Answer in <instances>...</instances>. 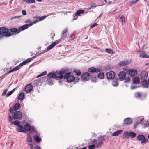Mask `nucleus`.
I'll return each mask as SVG.
<instances>
[{"label":"nucleus","instance_id":"nucleus-1","mask_svg":"<svg viewBox=\"0 0 149 149\" xmlns=\"http://www.w3.org/2000/svg\"><path fill=\"white\" fill-rule=\"evenodd\" d=\"M68 71V69H62L59 72H56L55 73H51L47 75L49 78H63V74Z\"/></svg>","mask_w":149,"mask_h":149},{"label":"nucleus","instance_id":"nucleus-2","mask_svg":"<svg viewBox=\"0 0 149 149\" xmlns=\"http://www.w3.org/2000/svg\"><path fill=\"white\" fill-rule=\"evenodd\" d=\"M11 35V33L8 28L5 27H0V40L2 39L3 37H8Z\"/></svg>","mask_w":149,"mask_h":149},{"label":"nucleus","instance_id":"nucleus-3","mask_svg":"<svg viewBox=\"0 0 149 149\" xmlns=\"http://www.w3.org/2000/svg\"><path fill=\"white\" fill-rule=\"evenodd\" d=\"M33 24L32 22H31L29 24L22 26L19 28L18 29L16 28H11L10 29V31L12 33H15L16 34L18 33H19L20 31L26 29L30 26H31L33 25Z\"/></svg>","mask_w":149,"mask_h":149},{"label":"nucleus","instance_id":"nucleus-4","mask_svg":"<svg viewBox=\"0 0 149 149\" xmlns=\"http://www.w3.org/2000/svg\"><path fill=\"white\" fill-rule=\"evenodd\" d=\"M31 130L34 131V127H33L31 126L28 124H26L24 126L22 125V127L20 128V130H19V132L25 133L26 132H29Z\"/></svg>","mask_w":149,"mask_h":149},{"label":"nucleus","instance_id":"nucleus-5","mask_svg":"<svg viewBox=\"0 0 149 149\" xmlns=\"http://www.w3.org/2000/svg\"><path fill=\"white\" fill-rule=\"evenodd\" d=\"M65 73L64 76V79H66V80L68 82H71L73 81L74 80L76 79L78 80V81H79V79L78 77H76L75 78L74 76L71 75L70 72Z\"/></svg>","mask_w":149,"mask_h":149},{"label":"nucleus","instance_id":"nucleus-6","mask_svg":"<svg viewBox=\"0 0 149 149\" xmlns=\"http://www.w3.org/2000/svg\"><path fill=\"white\" fill-rule=\"evenodd\" d=\"M137 139L139 141H141V144H146L149 142L148 139L145 138V136L143 135L138 136Z\"/></svg>","mask_w":149,"mask_h":149},{"label":"nucleus","instance_id":"nucleus-7","mask_svg":"<svg viewBox=\"0 0 149 149\" xmlns=\"http://www.w3.org/2000/svg\"><path fill=\"white\" fill-rule=\"evenodd\" d=\"M104 139V136H99L98 137V141H99L98 143L96 146V147L99 148H100L103 145L104 142H103V141Z\"/></svg>","mask_w":149,"mask_h":149},{"label":"nucleus","instance_id":"nucleus-8","mask_svg":"<svg viewBox=\"0 0 149 149\" xmlns=\"http://www.w3.org/2000/svg\"><path fill=\"white\" fill-rule=\"evenodd\" d=\"M88 71L89 72L92 73H97L102 71V70L101 69L98 68H97L94 67H92L89 68Z\"/></svg>","mask_w":149,"mask_h":149},{"label":"nucleus","instance_id":"nucleus-9","mask_svg":"<svg viewBox=\"0 0 149 149\" xmlns=\"http://www.w3.org/2000/svg\"><path fill=\"white\" fill-rule=\"evenodd\" d=\"M13 116L14 120L20 119L22 116V113L19 111H16L13 113Z\"/></svg>","mask_w":149,"mask_h":149},{"label":"nucleus","instance_id":"nucleus-10","mask_svg":"<svg viewBox=\"0 0 149 149\" xmlns=\"http://www.w3.org/2000/svg\"><path fill=\"white\" fill-rule=\"evenodd\" d=\"M125 71L128 72L129 74L131 76H134L137 73L136 70L134 69H125Z\"/></svg>","mask_w":149,"mask_h":149},{"label":"nucleus","instance_id":"nucleus-11","mask_svg":"<svg viewBox=\"0 0 149 149\" xmlns=\"http://www.w3.org/2000/svg\"><path fill=\"white\" fill-rule=\"evenodd\" d=\"M115 74L113 71H110L107 73L106 76L107 78L108 79H112L113 80L114 79H116L115 78Z\"/></svg>","mask_w":149,"mask_h":149},{"label":"nucleus","instance_id":"nucleus-12","mask_svg":"<svg viewBox=\"0 0 149 149\" xmlns=\"http://www.w3.org/2000/svg\"><path fill=\"white\" fill-rule=\"evenodd\" d=\"M91 75L88 72H85L82 74L81 78L85 81H88Z\"/></svg>","mask_w":149,"mask_h":149},{"label":"nucleus","instance_id":"nucleus-13","mask_svg":"<svg viewBox=\"0 0 149 149\" xmlns=\"http://www.w3.org/2000/svg\"><path fill=\"white\" fill-rule=\"evenodd\" d=\"M20 104L19 103H17L15 104L13 107H11L10 109V112L12 113L13 111H17L19 108Z\"/></svg>","mask_w":149,"mask_h":149},{"label":"nucleus","instance_id":"nucleus-14","mask_svg":"<svg viewBox=\"0 0 149 149\" xmlns=\"http://www.w3.org/2000/svg\"><path fill=\"white\" fill-rule=\"evenodd\" d=\"M20 123L19 121L17 120H15L13 122H12L10 123L11 125L14 124L15 125H17L18 128L17 129V131L20 130V128L22 127V125L20 124Z\"/></svg>","mask_w":149,"mask_h":149},{"label":"nucleus","instance_id":"nucleus-15","mask_svg":"<svg viewBox=\"0 0 149 149\" xmlns=\"http://www.w3.org/2000/svg\"><path fill=\"white\" fill-rule=\"evenodd\" d=\"M59 42V41L56 40L53 42L47 48V50L49 51L54 47L57 44H58Z\"/></svg>","mask_w":149,"mask_h":149},{"label":"nucleus","instance_id":"nucleus-16","mask_svg":"<svg viewBox=\"0 0 149 149\" xmlns=\"http://www.w3.org/2000/svg\"><path fill=\"white\" fill-rule=\"evenodd\" d=\"M59 42V41L56 40L53 42L47 48V50L49 51L54 47L57 44H58Z\"/></svg>","mask_w":149,"mask_h":149},{"label":"nucleus","instance_id":"nucleus-17","mask_svg":"<svg viewBox=\"0 0 149 149\" xmlns=\"http://www.w3.org/2000/svg\"><path fill=\"white\" fill-rule=\"evenodd\" d=\"M59 42V41L56 40L53 42L47 48V50L49 51L54 47L57 44H58Z\"/></svg>","mask_w":149,"mask_h":149},{"label":"nucleus","instance_id":"nucleus-18","mask_svg":"<svg viewBox=\"0 0 149 149\" xmlns=\"http://www.w3.org/2000/svg\"><path fill=\"white\" fill-rule=\"evenodd\" d=\"M131 62L130 60H125L120 62L119 63V65H127L130 64Z\"/></svg>","mask_w":149,"mask_h":149},{"label":"nucleus","instance_id":"nucleus-19","mask_svg":"<svg viewBox=\"0 0 149 149\" xmlns=\"http://www.w3.org/2000/svg\"><path fill=\"white\" fill-rule=\"evenodd\" d=\"M33 86L31 84H28L25 87V91L27 93L31 92Z\"/></svg>","mask_w":149,"mask_h":149},{"label":"nucleus","instance_id":"nucleus-20","mask_svg":"<svg viewBox=\"0 0 149 149\" xmlns=\"http://www.w3.org/2000/svg\"><path fill=\"white\" fill-rule=\"evenodd\" d=\"M132 119L130 118H127L124 120V122L125 124L127 125H130L132 122Z\"/></svg>","mask_w":149,"mask_h":149},{"label":"nucleus","instance_id":"nucleus-21","mask_svg":"<svg viewBox=\"0 0 149 149\" xmlns=\"http://www.w3.org/2000/svg\"><path fill=\"white\" fill-rule=\"evenodd\" d=\"M126 76V73L123 71L120 72L118 74V76L120 79H124Z\"/></svg>","mask_w":149,"mask_h":149},{"label":"nucleus","instance_id":"nucleus-22","mask_svg":"<svg viewBox=\"0 0 149 149\" xmlns=\"http://www.w3.org/2000/svg\"><path fill=\"white\" fill-rule=\"evenodd\" d=\"M33 138L36 142L40 143L41 142L42 139L40 136L39 135H36L34 136Z\"/></svg>","mask_w":149,"mask_h":149},{"label":"nucleus","instance_id":"nucleus-23","mask_svg":"<svg viewBox=\"0 0 149 149\" xmlns=\"http://www.w3.org/2000/svg\"><path fill=\"white\" fill-rule=\"evenodd\" d=\"M130 137V132L128 131H125L124 132L123 135V138L128 139Z\"/></svg>","mask_w":149,"mask_h":149},{"label":"nucleus","instance_id":"nucleus-24","mask_svg":"<svg viewBox=\"0 0 149 149\" xmlns=\"http://www.w3.org/2000/svg\"><path fill=\"white\" fill-rule=\"evenodd\" d=\"M123 132V131L121 130H119L113 132L112 134V135L113 136H117L121 134Z\"/></svg>","mask_w":149,"mask_h":149},{"label":"nucleus","instance_id":"nucleus-25","mask_svg":"<svg viewBox=\"0 0 149 149\" xmlns=\"http://www.w3.org/2000/svg\"><path fill=\"white\" fill-rule=\"evenodd\" d=\"M33 58H28L25 61H24L23 62L20 63L19 65H25L27 64V63H29L30 62L31 60Z\"/></svg>","mask_w":149,"mask_h":149},{"label":"nucleus","instance_id":"nucleus-26","mask_svg":"<svg viewBox=\"0 0 149 149\" xmlns=\"http://www.w3.org/2000/svg\"><path fill=\"white\" fill-rule=\"evenodd\" d=\"M17 66L16 67L14 68L13 69L10 71H8V73H10L19 70L20 68V66Z\"/></svg>","mask_w":149,"mask_h":149},{"label":"nucleus","instance_id":"nucleus-27","mask_svg":"<svg viewBox=\"0 0 149 149\" xmlns=\"http://www.w3.org/2000/svg\"><path fill=\"white\" fill-rule=\"evenodd\" d=\"M139 57L142 58H149V55L145 53H142L140 54Z\"/></svg>","mask_w":149,"mask_h":149},{"label":"nucleus","instance_id":"nucleus-28","mask_svg":"<svg viewBox=\"0 0 149 149\" xmlns=\"http://www.w3.org/2000/svg\"><path fill=\"white\" fill-rule=\"evenodd\" d=\"M73 72L77 76H79L81 74V71L77 69H74L73 70Z\"/></svg>","mask_w":149,"mask_h":149},{"label":"nucleus","instance_id":"nucleus-29","mask_svg":"<svg viewBox=\"0 0 149 149\" xmlns=\"http://www.w3.org/2000/svg\"><path fill=\"white\" fill-rule=\"evenodd\" d=\"M140 80L139 77H135L133 79V84H136Z\"/></svg>","mask_w":149,"mask_h":149},{"label":"nucleus","instance_id":"nucleus-30","mask_svg":"<svg viewBox=\"0 0 149 149\" xmlns=\"http://www.w3.org/2000/svg\"><path fill=\"white\" fill-rule=\"evenodd\" d=\"M142 85L143 87L147 88L148 87L149 84L147 81L145 80L142 82Z\"/></svg>","mask_w":149,"mask_h":149},{"label":"nucleus","instance_id":"nucleus-31","mask_svg":"<svg viewBox=\"0 0 149 149\" xmlns=\"http://www.w3.org/2000/svg\"><path fill=\"white\" fill-rule=\"evenodd\" d=\"M84 12V11L82 10H80L77 11L75 13V15L77 16H79L80 14H83Z\"/></svg>","mask_w":149,"mask_h":149},{"label":"nucleus","instance_id":"nucleus-32","mask_svg":"<svg viewBox=\"0 0 149 149\" xmlns=\"http://www.w3.org/2000/svg\"><path fill=\"white\" fill-rule=\"evenodd\" d=\"M106 52L110 54H113L115 53V52L112 49H105Z\"/></svg>","mask_w":149,"mask_h":149},{"label":"nucleus","instance_id":"nucleus-33","mask_svg":"<svg viewBox=\"0 0 149 149\" xmlns=\"http://www.w3.org/2000/svg\"><path fill=\"white\" fill-rule=\"evenodd\" d=\"M23 1L25 3L28 4H31L35 3V0H23Z\"/></svg>","mask_w":149,"mask_h":149},{"label":"nucleus","instance_id":"nucleus-34","mask_svg":"<svg viewBox=\"0 0 149 149\" xmlns=\"http://www.w3.org/2000/svg\"><path fill=\"white\" fill-rule=\"evenodd\" d=\"M113 81L112 83L113 85L115 86H117L118 84L117 81V79H114L113 80Z\"/></svg>","mask_w":149,"mask_h":149},{"label":"nucleus","instance_id":"nucleus-35","mask_svg":"<svg viewBox=\"0 0 149 149\" xmlns=\"http://www.w3.org/2000/svg\"><path fill=\"white\" fill-rule=\"evenodd\" d=\"M27 142L29 143H31L32 142V139L31 136L28 134L27 136Z\"/></svg>","mask_w":149,"mask_h":149},{"label":"nucleus","instance_id":"nucleus-36","mask_svg":"<svg viewBox=\"0 0 149 149\" xmlns=\"http://www.w3.org/2000/svg\"><path fill=\"white\" fill-rule=\"evenodd\" d=\"M130 136L131 138H133L136 136V134L133 132H130Z\"/></svg>","mask_w":149,"mask_h":149},{"label":"nucleus","instance_id":"nucleus-37","mask_svg":"<svg viewBox=\"0 0 149 149\" xmlns=\"http://www.w3.org/2000/svg\"><path fill=\"white\" fill-rule=\"evenodd\" d=\"M24 97V95L23 93H21L18 96V99L19 100H22L23 99Z\"/></svg>","mask_w":149,"mask_h":149},{"label":"nucleus","instance_id":"nucleus-38","mask_svg":"<svg viewBox=\"0 0 149 149\" xmlns=\"http://www.w3.org/2000/svg\"><path fill=\"white\" fill-rule=\"evenodd\" d=\"M97 77L100 79H102L104 77V74L102 72L98 74Z\"/></svg>","mask_w":149,"mask_h":149},{"label":"nucleus","instance_id":"nucleus-39","mask_svg":"<svg viewBox=\"0 0 149 149\" xmlns=\"http://www.w3.org/2000/svg\"><path fill=\"white\" fill-rule=\"evenodd\" d=\"M134 96L136 98H140L141 96V94L139 92L136 93H134Z\"/></svg>","mask_w":149,"mask_h":149},{"label":"nucleus","instance_id":"nucleus-40","mask_svg":"<svg viewBox=\"0 0 149 149\" xmlns=\"http://www.w3.org/2000/svg\"><path fill=\"white\" fill-rule=\"evenodd\" d=\"M47 73V72L46 71H45L42 72V73H41V74H40L39 75H38L37 77V78H38L39 77H40L41 76L45 75Z\"/></svg>","mask_w":149,"mask_h":149},{"label":"nucleus","instance_id":"nucleus-41","mask_svg":"<svg viewBox=\"0 0 149 149\" xmlns=\"http://www.w3.org/2000/svg\"><path fill=\"white\" fill-rule=\"evenodd\" d=\"M21 17H22V16H21V15L16 16H13L10 19L12 20H13L14 19H18L19 18H20Z\"/></svg>","mask_w":149,"mask_h":149},{"label":"nucleus","instance_id":"nucleus-42","mask_svg":"<svg viewBox=\"0 0 149 149\" xmlns=\"http://www.w3.org/2000/svg\"><path fill=\"white\" fill-rule=\"evenodd\" d=\"M15 89H14L13 90H12V91H10L8 92V93L6 94V96L7 97H8L10 96V95H11L13 93V92L15 91Z\"/></svg>","mask_w":149,"mask_h":149},{"label":"nucleus","instance_id":"nucleus-43","mask_svg":"<svg viewBox=\"0 0 149 149\" xmlns=\"http://www.w3.org/2000/svg\"><path fill=\"white\" fill-rule=\"evenodd\" d=\"M142 76H143L144 78L147 77L148 75V73L146 72H142Z\"/></svg>","mask_w":149,"mask_h":149},{"label":"nucleus","instance_id":"nucleus-44","mask_svg":"<svg viewBox=\"0 0 149 149\" xmlns=\"http://www.w3.org/2000/svg\"><path fill=\"white\" fill-rule=\"evenodd\" d=\"M47 81L49 85H51L53 84V81L51 79H49L47 80Z\"/></svg>","mask_w":149,"mask_h":149},{"label":"nucleus","instance_id":"nucleus-45","mask_svg":"<svg viewBox=\"0 0 149 149\" xmlns=\"http://www.w3.org/2000/svg\"><path fill=\"white\" fill-rule=\"evenodd\" d=\"M95 147V145H90L88 146V148L89 149H94Z\"/></svg>","mask_w":149,"mask_h":149},{"label":"nucleus","instance_id":"nucleus-46","mask_svg":"<svg viewBox=\"0 0 149 149\" xmlns=\"http://www.w3.org/2000/svg\"><path fill=\"white\" fill-rule=\"evenodd\" d=\"M13 120V118L10 116V115L8 114V120L10 122H11Z\"/></svg>","mask_w":149,"mask_h":149},{"label":"nucleus","instance_id":"nucleus-47","mask_svg":"<svg viewBox=\"0 0 149 149\" xmlns=\"http://www.w3.org/2000/svg\"><path fill=\"white\" fill-rule=\"evenodd\" d=\"M8 91V90L7 89H5L3 92L2 93V96H4L6 94V93L7 91Z\"/></svg>","mask_w":149,"mask_h":149},{"label":"nucleus","instance_id":"nucleus-48","mask_svg":"<svg viewBox=\"0 0 149 149\" xmlns=\"http://www.w3.org/2000/svg\"><path fill=\"white\" fill-rule=\"evenodd\" d=\"M138 119H140V122H139V123H141L144 120V118L143 116H141L138 117Z\"/></svg>","mask_w":149,"mask_h":149},{"label":"nucleus","instance_id":"nucleus-49","mask_svg":"<svg viewBox=\"0 0 149 149\" xmlns=\"http://www.w3.org/2000/svg\"><path fill=\"white\" fill-rule=\"evenodd\" d=\"M96 6L95 4H93L90 6V7L89 8V9H93L94 8H95Z\"/></svg>","mask_w":149,"mask_h":149},{"label":"nucleus","instance_id":"nucleus-50","mask_svg":"<svg viewBox=\"0 0 149 149\" xmlns=\"http://www.w3.org/2000/svg\"><path fill=\"white\" fill-rule=\"evenodd\" d=\"M130 80V78L129 77H127L126 78L125 77V81L124 82L125 83H126L127 82H128V81H129Z\"/></svg>","mask_w":149,"mask_h":149},{"label":"nucleus","instance_id":"nucleus-51","mask_svg":"<svg viewBox=\"0 0 149 149\" xmlns=\"http://www.w3.org/2000/svg\"><path fill=\"white\" fill-rule=\"evenodd\" d=\"M120 18L122 21V22H124L125 21V18L124 16H121L120 17Z\"/></svg>","mask_w":149,"mask_h":149},{"label":"nucleus","instance_id":"nucleus-52","mask_svg":"<svg viewBox=\"0 0 149 149\" xmlns=\"http://www.w3.org/2000/svg\"><path fill=\"white\" fill-rule=\"evenodd\" d=\"M22 14L24 15H26V10H22Z\"/></svg>","mask_w":149,"mask_h":149},{"label":"nucleus","instance_id":"nucleus-53","mask_svg":"<svg viewBox=\"0 0 149 149\" xmlns=\"http://www.w3.org/2000/svg\"><path fill=\"white\" fill-rule=\"evenodd\" d=\"M97 24L96 23H95L93 24L91 26H90V28H92L93 27H94L96 26Z\"/></svg>","mask_w":149,"mask_h":149},{"label":"nucleus","instance_id":"nucleus-54","mask_svg":"<svg viewBox=\"0 0 149 149\" xmlns=\"http://www.w3.org/2000/svg\"><path fill=\"white\" fill-rule=\"evenodd\" d=\"M46 17L45 16H42V17H40L39 19V21H42V20H43Z\"/></svg>","mask_w":149,"mask_h":149},{"label":"nucleus","instance_id":"nucleus-55","mask_svg":"<svg viewBox=\"0 0 149 149\" xmlns=\"http://www.w3.org/2000/svg\"><path fill=\"white\" fill-rule=\"evenodd\" d=\"M134 84L133 85H132L131 87V88L132 89H134L137 88V86L136 85H134Z\"/></svg>","mask_w":149,"mask_h":149},{"label":"nucleus","instance_id":"nucleus-56","mask_svg":"<svg viewBox=\"0 0 149 149\" xmlns=\"http://www.w3.org/2000/svg\"><path fill=\"white\" fill-rule=\"evenodd\" d=\"M149 126V123L147 122L144 125V127H148Z\"/></svg>","mask_w":149,"mask_h":149},{"label":"nucleus","instance_id":"nucleus-57","mask_svg":"<svg viewBox=\"0 0 149 149\" xmlns=\"http://www.w3.org/2000/svg\"><path fill=\"white\" fill-rule=\"evenodd\" d=\"M135 3V1H132L130 3V4H129V6H131L132 4Z\"/></svg>","mask_w":149,"mask_h":149},{"label":"nucleus","instance_id":"nucleus-58","mask_svg":"<svg viewBox=\"0 0 149 149\" xmlns=\"http://www.w3.org/2000/svg\"><path fill=\"white\" fill-rule=\"evenodd\" d=\"M68 31V29H64V30L63 31V32H62V34H64L65 33H66Z\"/></svg>","mask_w":149,"mask_h":149},{"label":"nucleus","instance_id":"nucleus-59","mask_svg":"<svg viewBox=\"0 0 149 149\" xmlns=\"http://www.w3.org/2000/svg\"><path fill=\"white\" fill-rule=\"evenodd\" d=\"M28 145L29 146L30 149H33V145L31 143H29L28 144Z\"/></svg>","mask_w":149,"mask_h":149},{"label":"nucleus","instance_id":"nucleus-60","mask_svg":"<svg viewBox=\"0 0 149 149\" xmlns=\"http://www.w3.org/2000/svg\"><path fill=\"white\" fill-rule=\"evenodd\" d=\"M104 1L106 3L108 4H110L111 3V2L110 1H107V0H104Z\"/></svg>","mask_w":149,"mask_h":149},{"label":"nucleus","instance_id":"nucleus-61","mask_svg":"<svg viewBox=\"0 0 149 149\" xmlns=\"http://www.w3.org/2000/svg\"><path fill=\"white\" fill-rule=\"evenodd\" d=\"M97 142V141L96 139L92 140V142L93 143H96Z\"/></svg>","mask_w":149,"mask_h":149},{"label":"nucleus","instance_id":"nucleus-62","mask_svg":"<svg viewBox=\"0 0 149 149\" xmlns=\"http://www.w3.org/2000/svg\"><path fill=\"white\" fill-rule=\"evenodd\" d=\"M138 124V123H136L134 124V129H135L137 127Z\"/></svg>","mask_w":149,"mask_h":149},{"label":"nucleus","instance_id":"nucleus-63","mask_svg":"<svg viewBox=\"0 0 149 149\" xmlns=\"http://www.w3.org/2000/svg\"><path fill=\"white\" fill-rule=\"evenodd\" d=\"M34 149H40V148L38 146H36L34 148Z\"/></svg>","mask_w":149,"mask_h":149},{"label":"nucleus","instance_id":"nucleus-64","mask_svg":"<svg viewBox=\"0 0 149 149\" xmlns=\"http://www.w3.org/2000/svg\"><path fill=\"white\" fill-rule=\"evenodd\" d=\"M38 22V20H35V21H34V22H33V24H35V23H37V22ZM32 23H33L32 22Z\"/></svg>","mask_w":149,"mask_h":149}]
</instances>
